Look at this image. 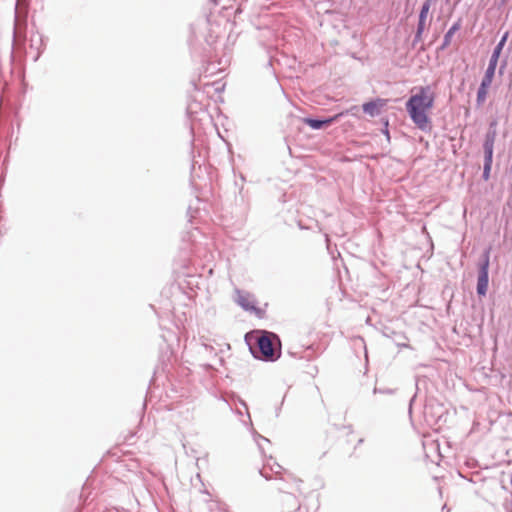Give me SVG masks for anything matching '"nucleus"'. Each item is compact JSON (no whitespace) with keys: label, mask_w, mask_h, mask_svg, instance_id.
Here are the masks:
<instances>
[{"label":"nucleus","mask_w":512,"mask_h":512,"mask_svg":"<svg viewBox=\"0 0 512 512\" xmlns=\"http://www.w3.org/2000/svg\"><path fill=\"white\" fill-rule=\"evenodd\" d=\"M435 93L430 86H421L406 102V110L413 123L421 130L429 125V112L434 106Z\"/></svg>","instance_id":"f257e3e1"},{"label":"nucleus","mask_w":512,"mask_h":512,"mask_svg":"<svg viewBox=\"0 0 512 512\" xmlns=\"http://www.w3.org/2000/svg\"><path fill=\"white\" fill-rule=\"evenodd\" d=\"M258 347L261 355L266 360H275L280 355V342L273 333L264 332L258 338Z\"/></svg>","instance_id":"f03ea898"},{"label":"nucleus","mask_w":512,"mask_h":512,"mask_svg":"<svg viewBox=\"0 0 512 512\" xmlns=\"http://www.w3.org/2000/svg\"><path fill=\"white\" fill-rule=\"evenodd\" d=\"M488 268H489V256L486 255L483 264L480 267L478 281H477V293L480 296H485L488 289Z\"/></svg>","instance_id":"7ed1b4c3"},{"label":"nucleus","mask_w":512,"mask_h":512,"mask_svg":"<svg viewBox=\"0 0 512 512\" xmlns=\"http://www.w3.org/2000/svg\"><path fill=\"white\" fill-rule=\"evenodd\" d=\"M387 103V99L377 98L370 102L364 103L362 108L366 114L374 117L381 113V111L386 107Z\"/></svg>","instance_id":"20e7f679"},{"label":"nucleus","mask_w":512,"mask_h":512,"mask_svg":"<svg viewBox=\"0 0 512 512\" xmlns=\"http://www.w3.org/2000/svg\"><path fill=\"white\" fill-rule=\"evenodd\" d=\"M236 302L247 311H255L257 313H260L261 311L260 309L256 308L254 298L249 293L238 292Z\"/></svg>","instance_id":"39448f33"},{"label":"nucleus","mask_w":512,"mask_h":512,"mask_svg":"<svg viewBox=\"0 0 512 512\" xmlns=\"http://www.w3.org/2000/svg\"><path fill=\"white\" fill-rule=\"evenodd\" d=\"M344 113H339L329 119L326 120H316L311 118H304L303 122L310 126L312 129H321L325 126L330 125L332 122L336 121L340 116H342Z\"/></svg>","instance_id":"423d86ee"},{"label":"nucleus","mask_w":512,"mask_h":512,"mask_svg":"<svg viewBox=\"0 0 512 512\" xmlns=\"http://www.w3.org/2000/svg\"><path fill=\"white\" fill-rule=\"evenodd\" d=\"M430 7H431V0L425 1V3L422 5L420 15H419L418 33H421L424 30L426 18L429 13Z\"/></svg>","instance_id":"0eeeda50"},{"label":"nucleus","mask_w":512,"mask_h":512,"mask_svg":"<svg viewBox=\"0 0 512 512\" xmlns=\"http://www.w3.org/2000/svg\"><path fill=\"white\" fill-rule=\"evenodd\" d=\"M508 36H509V32H505V34L502 36L501 40L497 44L496 48L494 49L493 54L490 58V62H493L495 64L498 63V59H499L502 49L508 39Z\"/></svg>","instance_id":"6e6552de"},{"label":"nucleus","mask_w":512,"mask_h":512,"mask_svg":"<svg viewBox=\"0 0 512 512\" xmlns=\"http://www.w3.org/2000/svg\"><path fill=\"white\" fill-rule=\"evenodd\" d=\"M494 149V136H487L484 142L485 162H492Z\"/></svg>","instance_id":"1a4fd4ad"},{"label":"nucleus","mask_w":512,"mask_h":512,"mask_svg":"<svg viewBox=\"0 0 512 512\" xmlns=\"http://www.w3.org/2000/svg\"><path fill=\"white\" fill-rule=\"evenodd\" d=\"M497 64L490 62L481 83L492 84Z\"/></svg>","instance_id":"9d476101"},{"label":"nucleus","mask_w":512,"mask_h":512,"mask_svg":"<svg viewBox=\"0 0 512 512\" xmlns=\"http://www.w3.org/2000/svg\"><path fill=\"white\" fill-rule=\"evenodd\" d=\"M489 87H490V85H488L486 83H481V85L478 89V93H477V103L479 105H481L485 102Z\"/></svg>","instance_id":"9b49d317"},{"label":"nucleus","mask_w":512,"mask_h":512,"mask_svg":"<svg viewBox=\"0 0 512 512\" xmlns=\"http://www.w3.org/2000/svg\"><path fill=\"white\" fill-rule=\"evenodd\" d=\"M460 28V25L458 23L454 24L445 34L444 36V45H449L453 35L456 31H458Z\"/></svg>","instance_id":"f8f14e48"},{"label":"nucleus","mask_w":512,"mask_h":512,"mask_svg":"<svg viewBox=\"0 0 512 512\" xmlns=\"http://www.w3.org/2000/svg\"><path fill=\"white\" fill-rule=\"evenodd\" d=\"M491 166H492V162L484 161L483 179L486 181L490 178Z\"/></svg>","instance_id":"ddd939ff"},{"label":"nucleus","mask_w":512,"mask_h":512,"mask_svg":"<svg viewBox=\"0 0 512 512\" xmlns=\"http://www.w3.org/2000/svg\"><path fill=\"white\" fill-rule=\"evenodd\" d=\"M210 1H211V2H213L214 4H218V2H219L220 0H210Z\"/></svg>","instance_id":"4468645a"}]
</instances>
